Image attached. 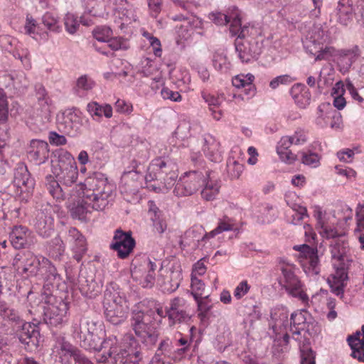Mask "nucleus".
Instances as JSON below:
<instances>
[{"label": "nucleus", "mask_w": 364, "mask_h": 364, "mask_svg": "<svg viewBox=\"0 0 364 364\" xmlns=\"http://www.w3.org/2000/svg\"><path fill=\"white\" fill-rule=\"evenodd\" d=\"M228 172L232 178L240 177L243 171V166L234 159H229L227 164Z\"/></svg>", "instance_id": "53"}, {"label": "nucleus", "mask_w": 364, "mask_h": 364, "mask_svg": "<svg viewBox=\"0 0 364 364\" xmlns=\"http://www.w3.org/2000/svg\"><path fill=\"white\" fill-rule=\"evenodd\" d=\"M14 183L21 191H30L34 187V180L31 178L27 167L20 164L14 172Z\"/></svg>", "instance_id": "29"}, {"label": "nucleus", "mask_w": 364, "mask_h": 364, "mask_svg": "<svg viewBox=\"0 0 364 364\" xmlns=\"http://www.w3.org/2000/svg\"><path fill=\"white\" fill-rule=\"evenodd\" d=\"M87 111L95 119V117L101 118L103 116L107 119L112 117V107L109 104H99L97 102H91L87 105Z\"/></svg>", "instance_id": "39"}, {"label": "nucleus", "mask_w": 364, "mask_h": 364, "mask_svg": "<svg viewBox=\"0 0 364 364\" xmlns=\"http://www.w3.org/2000/svg\"><path fill=\"white\" fill-rule=\"evenodd\" d=\"M333 265L337 269L336 274L328 279L332 291L336 295L343 293V282L347 278L345 269L353 262L354 257L348 243L343 237L338 238L331 245Z\"/></svg>", "instance_id": "5"}, {"label": "nucleus", "mask_w": 364, "mask_h": 364, "mask_svg": "<svg viewBox=\"0 0 364 364\" xmlns=\"http://www.w3.org/2000/svg\"><path fill=\"white\" fill-rule=\"evenodd\" d=\"M94 85L95 82L86 75L79 77L76 84L77 92H82V94L92 89Z\"/></svg>", "instance_id": "58"}, {"label": "nucleus", "mask_w": 364, "mask_h": 364, "mask_svg": "<svg viewBox=\"0 0 364 364\" xmlns=\"http://www.w3.org/2000/svg\"><path fill=\"white\" fill-rule=\"evenodd\" d=\"M197 302L198 310L200 312L202 316L205 314L211 309L212 305L208 300V296L198 297V299H195Z\"/></svg>", "instance_id": "63"}, {"label": "nucleus", "mask_w": 364, "mask_h": 364, "mask_svg": "<svg viewBox=\"0 0 364 364\" xmlns=\"http://www.w3.org/2000/svg\"><path fill=\"white\" fill-rule=\"evenodd\" d=\"M154 312L146 311L142 304L134 306L132 312L130 323L135 334L147 346H153L157 341L159 333L153 321Z\"/></svg>", "instance_id": "6"}, {"label": "nucleus", "mask_w": 364, "mask_h": 364, "mask_svg": "<svg viewBox=\"0 0 364 364\" xmlns=\"http://www.w3.org/2000/svg\"><path fill=\"white\" fill-rule=\"evenodd\" d=\"M43 258V257L34 255L30 251L21 252L15 255L12 265L19 274H26L28 277H36L42 267Z\"/></svg>", "instance_id": "13"}, {"label": "nucleus", "mask_w": 364, "mask_h": 364, "mask_svg": "<svg viewBox=\"0 0 364 364\" xmlns=\"http://www.w3.org/2000/svg\"><path fill=\"white\" fill-rule=\"evenodd\" d=\"M188 305L186 299L182 297H175L171 299L166 306V314L169 325L180 323L189 318L187 312Z\"/></svg>", "instance_id": "17"}, {"label": "nucleus", "mask_w": 364, "mask_h": 364, "mask_svg": "<svg viewBox=\"0 0 364 364\" xmlns=\"http://www.w3.org/2000/svg\"><path fill=\"white\" fill-rule=\"evenodd\" d=\"M326 117L331 118V119L330 123V127L331 129L336 131H341L343 129V119L341 113L336 111H333L327 113ZM324 119V114H321L317 118V124L322 127L327 126L326 122H322Z\"/></svg>", "instance_id": "43"}, {"label": "nucleus", "mask_w": 364, "mask_h": 364, "mask_svg": "<svg viewBox=\"0 0 364 364\" xmlns=\"http://www.w3.org/2000/svg\"><path fill=\"white\" fill-rule=\"evenodd\" d=\"M294 213L292 215L291 223L294 225L299 224L300 221L308 216L307 210L305 207L299 205H294L292 207Z\"/></svg>", "instance_id": "57"}, {"label": "nucleus", "mask_w": 364, "mask_h": 364, "mask_svg": "<svg viewBox=\"0 0 364 364\" xmlns=\"http://www.w3.org/2000/svg\"><path fill=\"white\" fill-rule=\"evenodd\" d=\"M52 355L55 364H70L72 358L79 364H83L84 360L90 361L85 355L75 350L74 347L64 339L56 341Z\"/></svg>", "instance_id": "14"}, {"label": "nucleus", "mask_w": 364, "mask_h": 364, "mask_svg": "<svg viewBox=\"0 0 364 364\" xmlns=\"http://www.w3.org/2000/svg\"><path fill=\"white\" fill-rule=\"evenodd\" d=\"M301 161L305 165L316 168L320 164V157L315 153L303 152L301 154Z\"/></svg>", "instance_id": "54"}, {"label": "nucleus", "mask_w": 364, "mask_h": 364, "mask_svg": "<svg viewBox=\"0 0 364 364\" xmlns=\"http://www.w3.org/2000/svg\"><path fill=\"white\" fill-rule=\"evenodd\" d=\"M251 286L248 284L247 280L241 281L235 287L233 296L237 299H241L245 296L250 290Z\"/></svg>", "instance_id": "60"}, {"label": "nucleus", "mask_w": 364, "mask_h": 364, "mask_svg": "<svg viewBox=\"0 0 364 364\" xmlns=\"http://www.w3.org/2000/svg\"><path fill=\"white\" fill-rule=\"evenodd\" d=\"M68 309V303L64 301L49 305L45 310V321L55 326L62 324L67 320Z\"/></svg>", "instance_id": "19"}, {"label": "nucleus", "mask_w": 364, "mask_h": 364, "mask_svg": "<svg viewBox=\"0 0 364 364\" xmlns=\"http://www.w3.org/2000/svg\"><path fill=\"white\" fill-rule=\"evenodd\" d=\"M104 309L107 320L114 325H118L127 318L129 306L125 296L117 291H107Z\"/></svg>", "instance_id": "8"}, {"label": "nucleus", "mask_w": 364, "mask_h": 364, "mask_svg": "<svg viewBox=\"0 0 364 364\" xmlns=\"http://www.w3.org/2000/svg\"><path fill=\"white\" fill-rule=\"evenodd\" d=\"M26 32L30 35L37 34L40 36L41 39L46 40L48 37L47 32L41 33L39 32V27L36 25V22L33 18H27V22L25 26Z\"/></svg>", "instance_id": "59"}, {"label": "nucleus", "mask_w": 364, "mask_h": 364, "mask_svg": "<svg viewBox=\"0 0 364 364\" xmlns=\"http://www.w3.org/2000/svg\"><path fill=\"white\" fill-rule=\"evenodd\" d=\"M14 56L19 59L26 68L28 69L31 68L29 52L27 48L22 47L17 48L14 53Z\"/></svg>", "instance_id": "56"}, {"label": "nucleus", "mask_w": 364, "mask_h": 364, "mask_svg": "<svg viewBox=\"0 0 364 364\" xmlns=\"http://www.w3.org/2000/svg\"><path fill=\"white\" fill-rule=\"evenodd\" d=\"M279 268L282 272L279 283L287 294L297 298L305 306H309V299L305 291L304 284L295 274V267L293 264L281 260Z\"/></svg>", "instance_id": "7"}, {"label": "nucleus", "mask_w": 364, "mask_h": 364, "mask_svg": "<svg viewBox=\"0 0 364 364\" xmlns=\"http://www.w3.org/2000/svg\"><path fill=\"white\" fill-rule=\"evenodd\" d=\"M202 182H204V175L201 172H186L180 177L173 193L178 197L191 196L197 192L202 186Z\"/></svg>", "instance_id": "15"}, {"label": "nucleus", "mask_w": 364, "mask_h": 364, "mask_svg": "<svg viewBox=\"0 0 364 364\" xmlns=\"http://www.w3.org/2000/svg\"><path fill=\"white\" fill-rule=\"evenodd\" d=\"M294 80L290 75H282L273 78L269 82V87L275 90L280 85H287Z\"/></svg>", "instance_id": "55"}, {"label": "nucleus", "mask_w": 364, "mask_h": 364, "mask_svg": "<svg viewBox=\"0 0 364 364\" xmlns=\"http://www.w3.org/2000/svg\"><path fill=\"white\" fill-rule=\"evenodd\" d=\"M134 267L132 269V277L134 280L139 282L143 287H151L156 279V270H159L161 262L156 259L143 257L141 262L135 259L133 262Z\"/></svg>", "instance_id": "10"}, {"label": "nucleus", "mask_w": 364, "mask_h": 364, "mask_svg": "<svg viewBox=\"0 0 364 364\" xmlns=\"http://www.w3.org/2000/svg\"><path fill=\"white\" fill-rule=\"evenodd\" d=\"M34 109L37 117L40 119V122L46 123L50 120L53 110L51 101L37 102Z\"/></svg>", "instance_id": "45"}, {"label": "nucleus", "mask_w": 364, "mask_h": 364, "mask_svg": "<svg viewBox=\"0 0 364 364\" xmlns=\"http://www.w3.org/2000/svg\"><path fill=\"white\" fill-rule=\"evenodd\" d=\"M149 215L156 232L163 233L166 229V223L161 218V211L153 201H149Z\"/></svg>", "instance_id": "41"}, {"label": "nucleus", "mask_w": 364, "mask_h": 364, "mask_svg": "<svg viewBox=\"0 0 364 364\" xmlns=\"http://www.w3.org/2000/svg\"><path fill=\"white\" fill-rule=\"evenodd\" d=\"M209 18L217 25H225L230 22V32L232 36H236L240 31V12L236 7L229 9L227 14L220 12H213L209 14Z\"/></svg>", "instance_id": "18"}, {"label": "nucleus", "mask_w": 364, "mask_h": 364, "mask_svg": "<svg viewBox=\"0 0 364 364\" xmlns=\"http://www.w3.org/2000/svg\"><path fill=\"white\" fill-rule=\"evenodd\" d=\"M348 344L352 350L351 355L359 361H364V325L361 332L358 331L354 335L348 337Z\"/></svg>", "instance_id": "32"}, {"label": "nucleus", "mask_w": 364, "mask_h": 364, "mask_svg": "<svg viewBox=\"0 0 364 364\" xmlns=\"http://www.w3.org/2000/svg\"><path fill=\"white\" fill-rule=\"evenodd\" d=\"M29 157L36 164H44L49 156V146L46 141L33 139L30 143L28 150Z\"/></svg>", "instance_id": "26"}, {"label": "nucleus", "mask_w": 364, "mask_h": 364, "mask_svg": "<svg viewBox=\"0 0 364 364\" xmlns=\"http://www.w3.org/2000/svg\"><path fill=\"white\" fill-rule=\"evenodd\" d=\"M203 150L205 156L211 161L219 162L221 161L222 154L220 149V144L214 139L210 137L205 139Z\"/></svg>", "instance_id": "40"}, {"label": "nucleus", "mask_w": 364, "mask_h": 364, "mask_svg": "<svg viewBox=\"0 0 364 364\" xmlns=\"http://www.w3.org/2000/svg\"><path fill=\"white\" fill-rule=\"evenodd\" d=\"M203 231V230L200 226H195L192 228H190L184 233L183 236L182 237L181 244L183 245L184 246L190 245L191 243L196 241L198 242L200 238L202 240L209 239L210 237L203 238L205 235H202Z\"/></svg>", "instance_id": "44"}, {"label": "nucleus", "mask_w": 364, "mask_h": 364, "mask_svg": "<svg viewBox=\"0 0 364 364\" xmlns=\"http://www.w3.org/2000/svg\"><path fill=\"white\" fill-rule=\"evenodd\" d=\"M172 168L173 166L164 159H156L150 164L145 179L146 181L154 180L162 181V179H165V176Z\"/></svg>", "instance_id": "24"}, {"label": "nucleus", "mask_w": 364, "mask_h": 364, "mask_svg": "<svg viewBox=\"0 0 364 364\" xmlns=\"http://www.w3.org/2000/svg\"><path fill=\"white\" fill-rule=\"evenodd\" d=\"M93 36L97 41L107 43L112 36V31L107 26L97 27L94 30Z\"/></svg>", "instance_id": "51"}, {"label": "nucleus", "mask_w": 364, "mask_h": 364, "mask_svg": "<svg viewBox=\"0 0 364 364\" xmlns=\"http://www.w3.org/2000/svg\"><path fill=\"white\" fill-rule=\"evenodd\" d=\"M35 228L40 235L48 237L54 232V220L51 215L40 212L36 216Z\"/></svg>", "instance_id": "31"}, {"label": "nucleus", "mask_w": 364, "mask_h": 364, "mask_svg": "<svg viewBox=\"0 0 364 364\" xmlns=\"http://www.w3.org/2000/svg\"><path fill=\"white\" fill-rule=\"evenodd\" d=\"M28 85V81L22 71L0 72V89L4 87L21 91Z\"/></svg>", "instance_id": "20"}, {"label": "nucleus", "mask_w": 364, "mask_h": 364, "mask_svg": "<svg viewBox=\"0 0 364 364\" xmlns=\"http://www.w3.org/2000/svg\"><path fill=\"white\" fill-rule=\"evenodd\" d=\"M111 188L105 180L93 175L72 189L70 208L73 218L86 220L93 210H102L109 203Z\"/></svg>", "instance_id": "2"}, {"label": "nucleus", "mask_w": 364, "mask_h": 364, "mask_svg": "<svg viewBox=\"0 0 364 364\" xmlns=\"http://www.w3.org/2000/svg\"><path fill=\"white\" fill-rule=\"evenodd\" d=\"M202 184L204 185L201 191L202 197L206 200L215 199L220 188L219 181L210 173L207 174L206 178H204V182H202Z\"/></svg>", "instance_id": "34"}, {"label": "nucleus", "mask_w": 364, "mask_h": 364, "mask_svg": "<svg viewBox=\"0 0 364 364\" xmlns=\"http://www.w3.org/2000/svg\"><path fill=\"white\" fill-rule=\"evenodd\" d=\"M79 333L84 348L97 351L98 362H105L112 355L116 364H126L129 361L138 364L140 360L139 346L132 335L124 336L119 347L115 336H109L101 342L95 323L89 320L81 322Z\"/></svg>", "instance_id": "1"}, {"label": "nucleus", "mask_w": 364, "mask_h": 364, "mask_svg": "<svg viewBox=\"0 0 364 364\" xmlns=\"http://www.w3.org/2000/svg\"><path fill=\"white\" fill-rule=\"evenodd\" d=\"M213 65L217 71L223 74L228 73L232 68L231 63L223 51L215 53L213 58Z\"/></svg>", "instance_id": "42"}, {"label": "nucleus", "mask_w": 364, "mask_h": 364, "mask_svg": "<svg viewBox=\"0 0 364 364\" xmlns=\"http://www.w3.org/2000/svg\"><path fill=\"white\" fill-rule=\"evenodd\" d=\"M294 250L299 252L297 257L305 273L309 277L318 275L320 267L317 250L307 245H295Z\"/></svg>", "instance_id": "16"}, {"label": "nucleus", "mask_w": 364, "mask_h": 364, "mask_svg": "<svg viewBox=\"0 0 364 364\" xmlns=\"http://www.w3.org/2000/svg\"><path fill=\"white\" fill-rule=\"evenodd\" d=\"M255 76L251 73L239 74L232 79V85L237 89H243L247 99H251L256 94V87L253 84Z\"/></svg>", "instance_id": "28"}, {"label": "nucleus", "mask_w": 364, "mask_h": 364, "mask_svg": "<svg viewBox=\"0 0 364 364\" xmlns=\"http://www.w3.org/2000/svg\"><path fill=\"white\" fill-rule=\"evenodd\" d=\"M250 27L240 26V31L236 36L235 49L242 62L248 63L257 58L262 50V41L259 38L250 37L245 38L250 32Z\"/></svg>", "instance_id": "9"}, {"label": "nucleus", "mask_w": 364, "mask_h": 364, "mask_svg": "<svg viewBox=\"0 0 364 364\" xmlns=\"http://www.w3.org/2000/svg\"><path fill=\"white\" fill-rule=\"evenodd\" d=\"M235 228V223L230 218L225 216L219 220L217 228L206 234L204 237H213L224 231L232 230Z\"/></svg>", "instance_id": "47"}, {"label": "nucleus", "mask_w": 364, "mask_h": 364, "mask_svg": "<svg viewBox=\"0 0 364 364\" xmlns=\"http://www.w3.org/2000/svg\"><path fill=\"white\" fill-rule=\"evenodd\" d=\"M10 241L15 249L26 248L33 243V236L26 227L14 226L10 232Z\"/></svg>", "instance_id": "22"}, {"label": "nucleus", "mask_w": 364, "mask_h": 364, "mask_svg": "<svg viewBox=\"0 0 364 364\" xmlns=\"http://www.w3.org/2000/svg\"><path fill=\"white\" fill-rule=\"evenodd\" d=\"M170 346L171 341L169 339L164 340L161 343L158 351H161V354H164L165 356H168L171 360L176 363L183 359L189 350L186 348V347H181L171 351Z\"/></svg>", "instance_id": "38"}, {"label": "nucleus", "mask_w": 364, "mask_h": 364, "mask_svg": "<svg viewBox=\"0 0 364 364\" xmlns=\"http://www.w3.org/2000/svg\"><path fill=\"white\" fill-rule=\"evenodd\" d=\"M68 242L71 245L74 258L80 262L86 251V242L84 236L75 228H70L67 236Z\"/></svg>", "instance_id": "27"}, {"label": "nucleus", "mask_w": 364, "mask_h": 364, "mask_svg": "<svg viewBox=\"0 0 364 364\" xmlns=\"http://www.w3.org/2000/svg\"><path fill=\"white\" fill-rule=\"evenodd\" d=\"M42 262V267L37 277L43 279L45 282V285L47 287H53L58 284L60 280V275L58 274L56 268L46 258H43Z\"/></svg>", "instance_id": "30"}, {"label": "nucleus", "mask_w": 364, "mask_h": 364, "mask_svg": "<svg viewBox=\"0 0 364 364\" xmlns=\"http://www.w3.org/2000/svg\"><path fill=\"white\" fill-rule=\"evenodd\" d=\"M329 41V36L327 31H324L321 26H314L311 31L309 33L304 46L307 50V47L311 46L314 48L315 46H321L324 43Z\"/></svg>", "instance_id": "33"}, {"label": "nucleus", "mask_w": 364, "mask_h": 364, "mask_svg": "<svg viewBox=\"0 0 364 364\" xmlns=\"http://www.w3.org/2000/svg\"><path fill=\"white\" fill-rule=\"evenodd\" d=\"M336 21L343 26H348L353 19L352 8L344 4H338L336 11Z\"/></svg>", "instance_id": "46"}, {"label": "nucleus", "mask_w": 364, "mask_h": 364, "mask_svg": "<svg viewBox=\"0 0 364 364\" xmlns=\"http://www.w3.org/2000/svg\"><path fill=\"white\" fill-rule=\"evenodd\" d=\"M39 331L38 327L30 322L22 323L21 331L19 334L20 341L26 344L37 345L38 343Z\"/></svg>", "instance_id": "36"}, {"label": "nucleus", "mask_w": 364, "mask_h": 364, "mask_svg": "<svg viewBox=\"0 0 364 364\" xmlns=\"http://www.w3.org/2000/svg\"><path fill=\"white\" fill-rule=\"evenodd\" d=\"M80 23L83 25L89 26V23L83 21L82 18L80 20H78L77 17L73 14L68 13L65 16L64 24L65 30L70 34H74L77 31Z\"/></svg>", "instance_id": "49"}, {"label": "nucleus", "mask_w": 364, "mask_h": 364, "mask_svg": "<svg viewBox=\"0 0 364 364\" xmlns=\"http://www.w3.org/2000/svg\"><path fill=\"white\" fill-rule=\"evenodd\" d=\"M135 245L134 239L129 233L117 230L111 247L117 252L120 258H126L132 251Z\"/></svg>", "instance_id": "21"}, {"label": "nucleus", "mask_w": 364, "mask_h": 364, "mask_svg": "<svg viewBox=\"0 0 364 364\" xmlns=\"http://www.w3.org/2000/svg\"><path fill=\"white\" fill-rule=\"evenodd\" d=\"M191 294L193 296L195 299H198V297H200L203 294L205 289V284L198 277L191 276Z\"/></svg>", "instance_id": "52"}, {"label": "nucleus", "mask_w": 364, "mask_h": 364, "mask_svg": "<svg viewBox=\"0 0 364 364\" xmlns=\"http://www.w3.org/2000/svg\"><path fill=\"white\" fill-rule=\"evenodd\" d=\"M288 317L289 311L284 306L276 307L271 313L272 328L276 339L282 338L285 343H288L291 335L294 339L297 340L295 336L301 334L302 331L312 336L320 330L317 323L306 311H295L291 314L290 319Z\"/></svg>", "instance_id": "4"}, {"label": "nucleus", "mask_w": 364, "mask_h": 364, "mask_svg": "<svg viewBox=\"0 0 364 364\" xmlns=\"http://www.w3.org/2000/svg\"><path fill=\"white\" fill-rule=\"evenodd\" d=\"M42 23L50 32L59 33L61 31V26L57 16L51 13L46 12L42 16Z\"/></svg>", "instance_id": "48"}, {"label": "nucleus", "mask_w": 364, "mask_h": 364, "mask_svg": "<svg viewBox=\"0 0 364 364\" xmlns=\"http://www.w3.org/2000/svg\"><path fill=\"white\" fill-rule=\"evenodd\" d=\"M8 119V102L6 95L0 89V122H5Z\"/></svg>", "instance_id": "61"}, {"label": "nucleus", "mask_w": 364, "mask_h": 364, "mask_svg": "<svg viewBox=\"0 0 364 364\" xmlns=\"http://www.w3.org/2000/svg\"><path fill=\"white\" fill-rule=\"evenodd\" d=\"M176 178L177 173L173 171V168H172L168 172V174L165 176V179H162V181H161V183H164L163 191H168L175 184Z\"/></svg>", "instance_id": "64"}, {"label": "nucleus", "mask_w": 364, "mask_h": 364, "mask_svg": "<svg viewBox=\"0 0 364 364\" xmlns=\"http://www.w3.org/2000/svg\"><path fill=\"white\" fill-rule=\"evenodd\" d=\"M88 119L78 109H68L58 114L59 130L72 137L77 136Z\"/></svg>", "instance_id": "11"}, {"label": "nucleus", "mask_w": 364, "mask_h": 364, "mask_svg": "<svg viewBox=\"0 0 364 364\" xmlns=\"http://www.w3.org/2000/svg\"><path fill=\"white\" fill-rule=\"evenodd\" d=\"M182 279L181 266L178 262H175L169 269L160 266L155 283L163 291L171 293L178 288Z\"/></svg>", "instance_id": "12"}, {"label": "nucleus", "mask_w": 364, "mask_h": 364, "mask_svg": "<svg viewBox=\"0 0 364 364\" xmlns=\"http://www.w3.org/2000/svg\"><path fill=\"white\" fill-rule=\"evenodd\" d=\"M108 46L114 50H127L129 48L128 42L122 38H110Z\"/></svg>", "instance_id": "62"}, {"label": "nucleus", "mask_w": 364, "mask_h": 364, "mask_svg": "<svg viewBox=\"0 0 364 364\" xmlns=\"http://www.w3.org/2000/svg\"><path fill=\"white\" fill-rule=\"evenodd\" d=\"M51 171L53 175L46 177L45 184L49 193L57 200L70 199L72 190L63 189L60 183L65 188H70L77 180L79 170L75 157L68 151L58 149L53 153Z\"/></svg>", "instance_id": "3"}, {"label": "nucleus", "mask_w": 364, "mask_h": 364, "mask_svg": "<svg viewBox=\"0 0 364 364\" xmlns=\"http://www.w3.org/2000/svg\"><path fill=\"white\" fill-rule=\"evenodd\" d=\"M338 49L332 46H315L314 48L311 46L307 47V52L315 56V60H333L335 62Z\"/></svg>", "instance_id": "35"}, {"label": "nucleus", "mask_w": 364, "mask_h": 364, "mask_svg": "<svg viewBox=\"0 0 364 364\" xmlns=\"http://www.w3.org/2000/svg\"><path fill=\"white\" fill-rule=\"evenodd\" d=\"M206 24L208 23L204 22L201 18L193 16L186 22V25L181 26L177 33L181 39L186 40L195 33L203 35Z\"/></svg>", "instance_id": "25"}, {"label": "nucleus", "mask_w": 364, "mask_h": 364, "mask_svg": "<svg viewBox=\"0 0 364 364\" xmlns=\"http://www.w3.org/2000/svg\"><path fill=\"white\" fill-rule=\"evenodd\" d=\"M360 55V51L357 46L349 49H338L335 63L341 72L346 73Z\"/></svg>", "instance_id": "23"}, {"label": "nucleus", "mask_w": 364, "mask_h": 364, "mask_svg": "<svg viewBox=\"0 0 364 364\" xmlns=\"http://www.w3.org/2000/svg\"><path fill=\"white\" fill-rule=\"evenodd\" d=\"M0 316L9 321L21 322L17 312L4 301H0Z\"/></svg>", "instance_id": "50"}, {"label": "nucleus", "mask_w": 364, "mask_h": 364, "mask_svg": "<svg viewBox=\"0 0 364 364\" xmlns=\"http://www.w3.org/2000/svg\"><path fill=\"white\" fill-rule=\"evenodd\" d=\"M316 218L317 223L321 228V235L326 238H334L338 236V234L335 228L331 225V223L329 222L330 216L326 213H323L321 210H318L316 213Z\"/></svg>", "instance_id": "37"}]
</instances>
